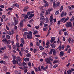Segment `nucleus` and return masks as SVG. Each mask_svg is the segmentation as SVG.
<instances>
[{
  "mask_svg": "<svg viewBox=\"0 0 74 74\" xmlns=\"http://www.w3.org/2000/svg\"><path fill=\"white\" fill-rule=\"evenodd\" d=\"M14 21H18V18H17L16 19V18L15 17H14Z\"/></svg>",
  "mask_w": 74,
  "mask_h": 74,
  "instance_id": "obj_46",
  "label": "nucleus"
},
{
  "mask_svg": "<svg viewBox=\"0 0 74 74\" xmlns=\"http://www.w3.org/2000/svg\"><path fill=\"white\" fill-rule=\"evenodd\" d=\"M48 67V66H46V67H45L43 66H41V69H42V70H45L46 71V70H47V68Z\"/></svg>",
  "mask_w": 74,
  "mask_h": 74,
  "instance_id": "obj_8",
  "label": "nucleus"
},
{
  "mask_svg": "<svg viewBox=\"0 0 74 74\" xmlns=\"http://www.w3.org/2000/svg\"><path fill=\"white\" fill-rule=\"evenodd\" d=\"M59 49V51H60L61 50H62V46L61 45H60L59 46V47H58L57 49Z\"/></svg>",
  "mask_w": 74,
  "mask_h": 74,
  "instance_id": "obj_20",
  "label": "nucleus"
},
{
  "mask_svg": "<svg viewBox=\"0 0 74 74\" xmlns=\"http://www.w3.org/2000/svg\"><path fill=\"white\" fill-rule=\"evenodd\" d=\"M18 22L17 21H14V26H16L17 24H18Z\"/></svg>",
  "mask_w": 74,
  "mask_h": 74,
  "instance_id": "obj_28",
  "label": "nucleus"
},
{
  "mask_svg": "<svg viewBox=\"0 0 74 74\" xmlns=\"http://www.w3.org/2000/svg\"><path fill=\"white\" fill-rule=\"evenodd\" d=\"M27 28L24 29H23V32H25V31H27Z\"/></svg>",
  "mask_w": 74,
  "mask_h": 74,
  "instance_id": "obj_58",
  "label": "nucleus"
},
{
  "mask_svg": "<svg viewBox=\"0 0 74 74\" xmlns=\"http://www.w3.org/2000/svg\"><path fill=\"white\" fill-rule=\"evenodd\" d=\"M16 60L17 61H18L19 62H21V58H20V57H18L17 58Z\"/></svg>",
  "mask_w": 74,
  "mask_h": 74,
  "instance_id": "obj_16",
  "label": "nucleus"
},
{
  "mask_svg": "<svg viewBox=\"0 0 74 74\" xmlns=\"http://www.w3.org/2000/svg\"><path fill=\"white\" fill-rule=\"evenodd\" d=\"M64 52L61 51L60 53V56H63L64 55Z\"/></svg>",
  "mask_w": 74,
  "mask_h": 74,
  "instance_id": "obj_12",
  "label": "nucleus"
},
{
  "mask_svg": "<svg viewBox=\"0 0 74 74\" xmlns=\"http://www.w3.org/2000/svg\"><path fill=\"white\" fill-rule=\"evenodd\" d=\"M1 8H4V5H1L0 6Z\"/></svg>",
  "mask_w": 74,
  "mask_h": 74,
  "instance_id": "obj_56",
  "label": "nucleus"
},
{
  "mask_svg": "<svg viewBox=\"0 0 74 74\" xmlns=\"http://www.w3.org/2000/svg\"><path fill=\"white\" fill-rule=\"evenodd\" d=\"M66 27H70L72 26V24H71V22L70 21L69 23H67L66 24Z\"/></svg>",
  "mask_w": 74,
  "mask_h": 74,
  "instance_id": "obj_4",
  "label": "nucleus"
},
{
  "mask_svg": "<svg viewBox=\"0 0 74 74\" xmlns=\"http://www.w3.org/2000/svg\"><path fill=\"white\" fill-rule=\"evenodd\" d=\"M53 51V49H51L49 53V54L51 55V54H52V52Z\"/></svg>",
  "mask_w": 74,
  "mask_h": 74,
  "instance_id": "obj_27",
  "label": "nucleus"
},
{
  "mask_svg": "<svg viewBox=\"0 0 74 74\" xmlns=\"http://www.w3.org/2000/svg\"><path fill=\"white\" fill-rule=\"evenodd\" d=\"M27 72V69H25L24 70V73H26Z\"/></svg>",
  "mask_w": 74,
  "mask_h": 74,
  "instance_id": "obj_64",
  "label": "nucleus"
},
{
  "mask_svg": "<svg viewBox=\"0 0 74 74\" xmlns=\"http://www.w3.org/2000/svg\"><path fill=\"white\" fill-rule=\"evenodd\" d=\"M43 24H44V22H43V20H41L40 21V26H41V25H43Z\"/></svg>",
  "mask_w": 74,
  "mask_h": 74,
  "instance_id": "obj_34",
  "label": "nucleus"
},
{
  "mask_svg": "<svg viewBox=\"0 0 74 74\" xmlns=\"http://www.w3.org/2000/svg\"><path fill=\"white\" fill-rule=\"evenodd\" d=\"M3 42H8V41L6 39L4 38L2 40Z\"/></svg>",
  "mask_w": 74,
  "mask_h": 74,
  "instance_id": "obj_21",
  "label": "nucleus"
},
{
  "mask_svg": "<svg viewBox=\"0 0 74 74\" xmlns=\"http://www.w3.org/2000/svg\"><path fill=\"white\" fill-rule=\"evenodd\" d=\"M39 47L41 51H43V50H44V47H42L41 46H39Z\"/></svg>",
  "mask_w": 74,
  "mask_h": 74,
  "instance_id": "obj_18",
  "label": "nucleus"
},
{
  "mask_svg": "<svg viewBox=\"0 0 74 74\" xmlns=\"http://www.w3.org/2000/svg\"><path fill=\"white\" fill-rule=\"evenodd\" d=\"M44 20L45 21H46V23H48V18L47 17H46V18H44Z\"/></svg>",
  "mask_w": 74,
  "mask_h": 74,
  "instance_id": "obj_17",
  "label": "nucleus"
},
{
  "mask_svg": "<svg viewBox=\"0 0 74 74\" xmlns=\"http://www.w3.org/2000/svg\"><path fill=\"white\" fill-rule=\"evenodd\" d=\"M19 53L20 56H22V52H21V51L19 52Z\"/></svg>",
  "mask_w": 74,
  "mask_h": 74,
  "instance_id": "obj_48",
  "label": "nucleus"
},
{
  "mask_svg": "<svg viewBox=\"0 0 74 74\" xmlns=\"http://www.w3.org/2000/svg\"><path fill=\"white\" fill-rule=\"evenodd\" d=\"M71 73H72V71H71L70 70H69V71H67V74H70Z\"/></svg>",
  "mask_w": 74,
  "mask_h": 74,
  "instance_id": "obj_29",
  "label": "nucleus"
},
{
  "mask_svg": "<svg viewBox=\"0 0 74 74\" xmlns=\"http://www.w3.org/2000/svg\"><path fill=\"white\" fill-rule=\"evenodd\" d=\"M6 38H7L8 39H10V35H6Z\"/></svg>",
  "mask_w": 74,
  "mask_h": 74,
  "instance_id": "obj_33",
  "label": "nucleus"
},
{
  "mask_svg": "<svg viewBox=\"0 0 74 74\" xmlns=\"http://www.w3.org/2000/svg\"><path fill=\"white\" fill-rule=\"evenodd\" d=\"M27 32H25L23 34V36L25 40L27 39Z\"/></svg>",
  "mask_w": 74,
  "mask_h": 74,
  "instance_id": "obj_6",
  "label": "nucleus"
},
{
  "mask_svg": "<svg viewBox=\"0 0 74 74\" xmlns=\"http://www.w3.org/2000/svg\"><path fill=\"white\" fill-rule=\"evenodd\" d=\"M60 11H62V10H63V6H61L60 8Z\"/></svg>",
  "mask_w": 74,
  "mask_h": 74,
  "instance_id": "obj_63",
  "label": "nucleus"
},
{
  "mask_svg": "<svg viewBox=\"0 0 74 74\" xmlns=\"http://www.w3.org/2000/svg\"><path fill=\"white\" fill-rule=\"evenodd\" d=\"M60 62L59 60H54L53 62V63H58Z\"/></svg>",
  "mask_w": 74,
  "mask_h": 74,
  "instance_id": "obj_15",
  "label": "nucleus"
},
{
  "mask_svg": "<svg viewBox=\"0 0 74 74\" xmlns=\"http://www.w3.org/2000/svg\"><path fill=\"white\" fill-rule=\"evenodd\" d=\"M16 63H17V64H18V61H16L15 60H13V64H16Z\"/></svg>",
  "mask_w": 74,
  "mask_h": 74,
  "instance_id": "obj_22",
  "label": "nucleus"
},
{
  "mask_svg": "<svg viewBox=\"0 0 74 74\" xmlns=\"http://www.w3.org/2000/svg\"><path fill=\"white\" fill-rule=\"evenodd\" d=\"M64 15V12H62V13L61 14V17H62V16H63Z\"/></svg>",
  "mask_w": 74,
  "mask_h": 74,
  "instance_id": "obj_45",
  "label": "nucleus"
},
{
  "mask_svg": "<svg viewBox=\"0 0 74 74\" xmlns=\"http://www.w3.org/2000/svg\"><path fill=\"white\" fill-rule=\"evenodd\" d=\"M29 17V16L27 15V14L24 17L25 19H27Z\"/></svg>",
  "mask_w": 74,
  "mask_h": 74,
  "instance_id": "obj_47",
  "label": "nucleus"
},
{
  "mask_svg": "<svg viewBox=\"0 0 74 74\" xmlns=\"http://www.w3.org/2000/svg\"><path fill=\"white\" fill-rule=\"evenodd\" d=\"M64 36H67V35H68V32H64Z\"/></svg>",
  "mask_w": 74,
  "mask_h": 74,
  "instance_id": "obj_38",
  "label": "nucleus"
},
{
  "mask_svg": "<svg viewBox=\"0 0 74 74\" xmlns=\"http://www.w3.org/2000/svg\"><path fill=\"white\" fill-rule=\"evenodd\" d=\"M71 49H70V48L69 49V50L67 51V53H69L70 52V51H71Z\"/></svg>",
  "mask_w": 74,
  "mask_h": 74,
  "instance_id": "obj_49",
  "label": "nucleus"
},
{
  "mask_svg": "<svg viewBox=\"0 0 74 74\" xmlns=\"http://www.w3.org/2000/svg\"><path fill=\"white\" fill-rule=\"evenodd\" d=\"M46 14L48 15V14H50V12H48V11H46Z\"/></svg>",
  "mask_w": 74,
  "mask_h": 74,
  "instance_id": "obj_51",
  "label": "nucleus"
},
{
  "mask_svg": "<svg viewBox=\"0 0 74 74\" xmlns=\"http://www.w3.org/2000/svg\"><path fill=\"white\" fill-rule=\"evenodd\" d=\"M36 45L37 46H39V45H40V43L38 42H37L36 43Z\"/></svg>",
  "mask_w": 74,
  "mask_h": 74,
  "instance_id": "obj_62",
  "label": "nucleus"
},
{
  "mask_svg": "<svg viewBox=\"0 0 74 74\" xmlns=\"http://www.w3.org/2000/svg\"><path fill=\"white\" fill-rule=\"evenodd\" d=\"M50 47V46L49 45H46V46H45V48H49Z\"/></svg>",
  "mask_w": 74,
  "mask_h": 74,
  "instance_id": "obj_39",
  "label": "nucleus"
},
{
  "mask_svg": "<svg viewBox=\"0 0 74 74\" xmlns=\"http://www.w3.org/2000/svg\"><path fill=\"white\" fill-rule=\"evenodd\" d=\"M50 60H51V61H53V59H52L51 58H47L45 59V61L46 62L49 64H52L51 63V61H50Z\"/></svg>",
  "mask_w": 74,
  "mask_h": 74,
  "instance_id": "obj_2",
  "label": "nucleus"
},
{
  "mask_svg": "<svg viewBox=\"0 0 74 74\" xmlns=\"http://www.w3.org/2000/svg\"><path fill=\"white\" fill-rule=\"evenodd\" d=\"M48 67V66H46V67H45L43 66H41V69H42V70H45L46 71V70H47V68Z\"/></svg>",
  "mask_w": 74,
  "mask_h": 74,
  "instance_id": "obj_7",
  "label": "nucleus"
},
{
  "mask_svg": "<svg viewBox=\"0 0 74 74\" xmlns=\"http://www.w3.org/2000/svg\"><path fill=\"white\" fill-rule=\"evenodd\" d=\"M53 21H54V23H55L56 22V19L55 18L54 19H50V23H53Z\"/></svg>",
  "mask_w": 74,
  "mask_h": 74,
  "instance_id": "obj_5",
  "label": "nucleus"
},
{
  "mask_svg": "<svg viewBox=\"0 0 74 74\" xmlns=\"http://www.w3.org/2000/svg\"><path fill=\"white\" fill-rule=\"evenodd\" d=\"M24 60L25 62H26L27 61L28 62L29 60V58H26L24 59Z\"/></svg>",
  "mask_w": 74,
  "mask_h": 74,
  "instance_id": "obj_14",
  "label": "nucleus"
},
{
  "mask_svg": "<svg viewBox=\"0 0 74 74\" xmlns=\"http://www.w3.org/2000/svg\"><path fill=\"white\" fill-rule=\"evenodd\" d=\"M59 13V10H57L55 12V14L56 15H58Z\"/></svg>",
  "mask_w": 74,
  "mask_h": 74,
  "instance_id": "obj_13",
  "label": "nucleus"
},
{
  "mask_svg": "<svg viewBox=\"0 0 74 74\" xmlns=\"http://www.w3.org/2000/svg\"><path fill=\"white\" fill-rule=\"evenodd\" d=\"M43 2L45 4H47L48 3V2L46 1L45 0H43Z\"/></svg>",
  "mask_w": 74,
  "mask_h": 74,
  "instance_id": "obj_52",
  "label": "nucleus"
},
{
  "mask_svg": "<svg viewBox=\"0 0 74 74\" xmlns=\"http://www.w3.org/2000/svg\"><path fill=\"white\" fill-rule=\"evenodd\" d=\"M15 74H18V71H16L15 72Z\"/></svg>",
  "mask_w": 74,
  "mask_h": 74,
  "instance_id": "obj_61",
  "label": "nucleus"
},
{
  "mask_svg": "<svg viewBox=\"0 0 74 74\" xmlns=\"http://www.w3.org/2000/svg\"><path fill=\"white\" fill-rule=\"evenodd\" d=\"M50 45L52 48H53L55 47V45H54L53 44H51Z\"/></svg>",
  "mask_w": 74,
  "mask_h": 74,
  "instance_id": "obj_36",
  "label": "nucleus"
},
{
  "mask_svg": "<svg viewBox=\"0 0 74 74\" xmlns=\"http://www.w3.org/2000/svg\"><path fill=\"white\" fill-rule=\"evenodd\" d=\"M40 20L41 21H43L44 20V18L43 14L42 13H40Z\"/></svg>",
  "mask_w": 74,
  "mask_h": 74,
  "instance_id": "obj_9",
  "label": "nucleus"
},
{
  "mask_svg": "<svg viewBox=\"0 0 74 74\" xmlns=\"http://www.w3.org/2000/svg\"><path fill=\"white\" fill-rule=\"evenodd\" d=\"M7 33L9 35H12V33L10 31H8L7 32Z\"/></svg>",
  "mask_w": 74,
  "mask_h": 74,
  "instance_id": "obj_19",
  "label": "nucleus"
},
{
  "mask_svg": "<svg viewBox=\"0 0 74 74\" xmlns=\"http://www.w3.org/2000/svg\"><path fill=\"white\" fill-rule=\"evenodd\" d=\"M11 31L12 33V34H14V33H15L14 31L13 30H11Z\"/></svg>",
  "mask_w": 74,
  "mask_h": 74,
  "instance_id": "obj_59",
  "label": "nucleus"
},
{
  "mask_svg": "<svg viewBox=\"0 0 74 74\" xmlns=\"http://www.w3.org/2000/svg\"><path fill=\"white\" fill-rule=\"evenodd\" d=\"M15 5L16 7L17 8H19V5H18V4L16 3L15 4Z\"/></svg>",
  "mask_w": 74,
  "mask_h": 74,
  "instance_id": "obj_41",
  "label": "nucleus"
},
{
  "mask_svg": "<svg viewBox=\"0 0 74 74\" xmlns=\"http://www.w3.org/2000/svg\"><path fill=\"white\" fill-rule=\"evenodd\" d=\"M55 41V37H52L50 40V42L52 43L53 42V41Z\"/></svg>",
  "mask_w": 74,
  "mask_h": 74,
  "instance_id": "obj_10",
  "label": "nucleus"
},
{
  "mask_svg": "<svg viewBox=\"0 0 74 74\" xmlns=\"http://www.w3.org/2000/svg\"><path fill=\"white\" fill-rule=\"evenodd\" d=\"M30 45L31 47H33V43L32 42H31L30 43Z\"/></svg>",
  "mask_w": 74,
  "mask_h": 74,
  "instance_id": "obj_53",
  "label": "nucleus"
},
{
  "mask_svg": "<svg viewBox=\"0 0 74 74\" xmlns=\"http://www.w3.org/2000/svg\"><path fill=\"white\" fill-rule=\"evenodd\" d=\"M29 9V7L28 6H26L24 8V9L23 10V11H27V9Z\"/></svg>",
  "mask_w": 74,
  "mask_h": 74,
  "instance_id": "obj_11",
  "label": "nucleus"
},
{
  "mask_svg": "<svg viewBox=\"0 0 74 74\" xmlns=\"http://www.w3.org/2000/svg\"><path fill=\"white\" fill-rule=\"evenodd\" d=\"M64 19H65V18H62L60 20V22H63Z\"/></svg>",
  "mask_w": 74,
  "mask_h": 74,
  "instance_id": "obj_35",
  "label": "nucleus"
},
{
  "mask_svg": "<svg viewBox=\"0 0 74 74\" xmlns=\"http://www.w3.org/2000/svg\"><path fill=\"white\" fill-rule=\"evenodd\" d=\"M59 5H60V2H58L56 4L55 2H53V7L54 8H57L59 6Z\"/></svg>",
  "mask_w": 74,
  "mask_h": 74,
  "instance_id": "obj_3",
  "label": "nucleus"
},
{
  "mask_svg": "<svg viewBox=\"0 0 74 74\" xmlns=\"http://www.w3.org/2000/svg\"><path fill=\"white\" fill-rule=\"evenodd\" d=\"M38 34V31H35L34 33V34Z\"/></svg>",
  "mask_w": 74,
  "mask_h": 74,
  "instance_id": "obj_32",
  "label": "nucleus"
},
{
  "mask_svg": "<svg viewBox=\"0 0 74 74\" xmlns=\"http://www.w3.org/2000/svg\"><path fill=\"white\" fill-rule=\"evenodd\" d=\"M70 21L72 22L74 21V16H72V17L71 18Z\"/></svg>",
  "mask_w": 74,
  "mask_h": 74,
  "instance_id": "obj_25",
  "label": "nucleus"
},
{
  "mask_svg": "<svg viewBox=\"0 0 74 74\" xmlns=\"http://www.w3.org/2000/svg\"><path fill=\"white\" fill-rule=\"evenodd\" d=\"M23 26V21H21L20 22V27H22Z\"/></svg>",
  "mask_w": 74,
  "mask_h": 74,
  "instance_id": "obj_26",
  "label": "nucleus"
},
{
  "mask_svg": "<svg viewBox=\"0 0 74 74\" xmlns=\"http://www.w3.org/2000/svg\"><path fill=\"white\" fill-rule=\"evenodd\" d=\"M47 29H48V28L47 27L43 28V30L44 31H46V30H47Z\"/></svg>",
  "mask_w": 74,
  "mask_h": 74,
  "instance_id": "obj_42",
  "label": "nucleus"
},
{
  "mask_svg": "<svg viewBox=\"0 0 74 74\" xmlns=\"http://www.w3.org/2000/svg\"><path fill=\"white\" fill-rule=\"evenodd\" d=\"M5 18V15H3L2 16V18L3 19H4Z\"/></svg>",
  "mask_w": 74,
  "mask_h": 74,
  "instance_id": "obj_60",
  "label": "nucleus"
},
{
  "mask_svg": "<svg viewBox=\"0 0 74 74\" xmlns=\"http://www.w3.org/2000/svg\"><path fill=\"white\" fill-rule=\"evenodd\" d=\"M16 47H17L18 48V47H19V43H16Z\"/></svg>",
  "mask_w": 74,
  "mask_h": 74,
  "instance_id": "obj_43",
  "label": "nucleus"
},
{
  "mask_svg": "<svg viewBox=\"0 0 74 74\" xmlns=\"http://www.w3.org/2000/svg\"><path fill=\"white\" fill-rule=\"evenodd\" d=\"M5 49H6V47H4V48L2 47L0 48V49L1 50H4Z\"/></svg>",
  "mask_w": 74,
  "mask_h": 74,
  "instance_id": "obj_44",
  "label": "nucleus"
},
{
  "mask_svg": "<svg viewBox=\"0 0 74 74\" xmlns=\"http://www.w3.org/2000/svg\"><path fill=\"white\" fill-rule=\"evenodd\" d=\"M49 11L51 12V11L52 10V9L51 8H49L48 9Z\"/></svg>",
  "mask_w": 74,
  "mask_h": 74,
  "instance_id": "obj_50",
  "label": "nucleus"
},
{
  "mask_svg": "<svg viewBox=\"0 0 74 74\" xmlns=\"http://www.w3.org/2000/svg\"><path fill=\"white\" fill-rule=\"evenodd\" d=\"M27 56L30 58L31 56V54L30 53H28L27 54Z\"/></svg>",
  "mask_w": 74,
  "mask_h": 74,
  "instance_id": "obj_31",
  "label": "nucleus"
},
{
  "mask_svg": "<svg viewBox=\"0 0 74 74\" xmlns=\"http://www.w3.org/2000/svg\"><path fill=\"white\" fill-rule=\"evenodd\" d=\"M8 48H9V49H10V50L11 48V45H8Z\"/></svg>",
  "mask_w": 74,
  "mask_h": 74,
  "instance_id": "obj_40",
  "label": "nucleus"
},
{
  "mask_svg": "<svg viewBox=\"0 0 74 74\" xmlns=\"http://www.w3.org/2000/svg\"><path fill=\"white\" fill-rule=\"evenodd\" d=\"M28 65H29V66H32V64H31V63H30V62H29L28 63Z\"/></svg>",
  "mask_w": 74,
  "mask_h": 74,
  "instance_id": "obj_57",
  "label": "nucleus"
},
{
  "mask_svg": "<svg viewBox=\"0 0 74 74\" xmlns=\"http://www.w3.org/2000/svg\"><path fill=\"white\" fill-rule=\"evenodd\" d=\"M32 36H33L32 32L31 31H29L27 35V38L28 40H30L32 39Z\"/></svg>",
  "mask_w": 74,
  "mask_h": 74,
  "instance_id": "obj_1",
  "label": "nucleus"
},
{
  "mask_svg": "<svg viewBox=\"0 0 74 74\" xmlns=\"http://www.w3.org/2000/svg\"><path fill=\"white\" fill-rule=\"evenodd\" d=\"M27 12V15H28V16H29L30 15V14H31V12Z\"/></svg>",
  "mask_w": 74,
  "mask_h": 74,
  "instance_id": "obj_37",
  "label": "nucleus"
},
{
  "mask_svg": "<svg viewBox=\"0 0 74 74\" xmlns=\"http://www.w3.org/2000/svg\"><path fill=\"white\" fill-rule=\"evenodd\" d=\"M53 55H55V56H56V51L55 50L53 51Z\"/></svg>",
  "mask_w": 74,
  "mask_h": 74,
  "instance_id": "obj_23",
  "label": "nucleus"
},
{
  "mask_svg": "<svg viewBox=\"0 0 74 74\" xmlns=\"http://www.w3.org/2000/svg\"><path fill=\"white\" fill-rule=\"evenodd\" d=\"M18 63H19L18 64V65L19 66H22V63L20 62H19Z\"/></svg>",
  "mask_w": 74,
  "mask_h": 74,
  "instance_id": "obj_55",
  "label": "nucleus"
},
{
  "mask_svg": "<svg viewBox=\"0 0 74 74\" xmlns=\"http://www.w3.org/2000/svg\"><path fill=\"white\" fill-rule=\"evenodd\" d=\"M21 41L23 44H25V41H24V39L23 38H21Z\"/></svg>",
  "mask_w": 74,
  "mask_h": 74,
  "instance_id": "obj_24",
  "label": "nucleus"
},
{
  "mask_svg": "<svg viewBox=\"0 0 74 74\" xmlns=\"http://www.w3.org/2000/svg\"><path fill=\"white\" fill-rule=\"evenodd\" d=\"M17 29H18V27H17V26H15L14 27V30H17Z\"/></svg>",
  "mask_w": 74,
  "mask_h": 74,
  "instance_id": "obj_54",
  "label": "nucleus"
},
{
  "mask_svg": "<svg viewBox=\"0 0 74 74\" xmlns=\"http://www.w3.org/2000/svg\"><path fill=\"white\" fill-rule=\"evenodd\" d=\"M49 4L48 3H45V4H44V5L45 7H48V5Z\"/></svg>",
  "mask_w": 74,
  "mask_h": 74,
  "instance_id": "obj_30",
  "label": "nucleus"
}]
</instances>
